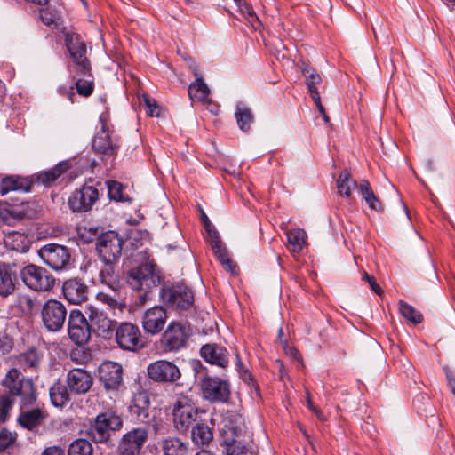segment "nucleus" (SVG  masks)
<instances>
[{
  "mask_svg": "<svg viewBox=\"0 0 455 455\" xmlns=\"http://www.w3.org/2000/svg\"><path fill=\"white\" fill-rule=\"evenodd\" d=\"M4 391L0 394V423L5 422L10 415L16 397L20 399L21 411L18 423L28 430L43 425L48 414L41 408L23 411L25 406L33 404L36 400V390L33 381L21 376L20 371L11 369L1 382Z\"/></svg>",
  "mask_w": 455,
  "mask_h": 455,
  "instance_id": "obj_1",
  "label": "nucleus"
},
{
  "mask_svg": "<svg viewBox=\"0 0 455 455\" xmlns=\"http://www.w3.org/2000/svg\"><path fill=\"white\" fill-rule=\"evenodd\" d=\"M126 281L132 290L141 292L137 304L144 305L150 299L151 290L160 284L162 276L156 264L146 262L130 269Z\"/></svg>",
  "mask_w": 455,
  "mask_h": 455,
  "instance_id": "obj_2",
  "label": "nucleus"
},
{
  "mask_svg": "<svg viewBox=\"0 0 455 455\" xmlns=\"http://www.w3.org/2000/svg\"><path fill=\"white\" fill-rule=\"evenodd\" d=\"M20 275L24 284L35 291H48L55 285L54 276L44 267L35 264L23 267Z\"/></svg>",
  "mask_w": 455,
  "mask_h": 455,
  "instance_id": "obj_3",
  "label": "nucleus"
},
{
  "mask_svg": "<svg viewBox=\"0 0 455 455\" xmlns=\"http://www.w3.org/2000/svg\"><path fill=\"white\" fill-rule=\"evenodd\" d=\"M85 315L92 334L106 340L112 339L117 324L116 320L110 318L103 309L93 305L86 306Z\"/></svg>",
  "mask_w": 455,
  "mask_h": 455,
  "instance_id": "obj_4",
  "label": "nucleus"
},
{
  "mask_svg": "<svg viewBox=\"0 0 455 455\" xmlns=\"http://www.w3.org/2000/svg\"><path fill=\"white\" fill-rule=\"evenodd\" d=\"M160 297L165 306L176 310L188 309L194 302L192 291L182 283L164 285Z\"/></svg>",
  "mask_w": 455,
  "mask_h": 455,
  "instance_id": "obj_5",
  "label": "nucleus"
},
{
  "mask_svg": "<svg viewBox=\"0 0 455 455\" xmlns=\"http://www.w3.org/2000/svg\"><path fill=\"white\" fill-rule=\"evenodd\" d=\"M123 239L114 231L100 235L96 243L100 259L108 266L116 263L121 257Z\"/></svg>",
  "mask_w": 455,
  "mask_h": 455,
  "instance_id": "obj_6",
  "label": "nucleus"
},
{
  "mask_svg": "<svg viewBox=\"0 0 455 455\" xmlns=\"http://www.w3.org/2000/svg\"><path fill=\"white\" fill-rule=\"evenodd\" d=\"M173 424L180 433H185L196 421L198 410L192 399L180 396L173 404Z\"/></svg>",
  "mask_w": 455,
  "mask_h": 455,
  "instance_id": "obj_7",
  "label": "nucleus"
},
{
  "mask_svg": "<svg viewBox=\"0 0 455 455\" xmlns=\"http://www.w3.org/2000/svg\"><path fill=\"white\" fill-rule=\"evenodd\" d=\"M67 308L57 299H48L40 311L44 327L50 332L60 331L67 320Z\"/></svg>",
  "mask_w": 455,
  "mask_h": 455,
  "instance_id": "obj_8",
  "label": "nucleus"
},
{
  "mask_svg": "<svg viewBox=\"0 0 455 455\" xmlns=\"http://www.w3.org/2000/svg\"><path fill=\"white\" fill-rule=\"evenodd\" d=\"M190 336L189 327L180 322H172L161 338V346L166 353H175L187 346Z\"/></svg>",
  "mask_w": 455,
  "mask_h": 455,
  "instance_id": "obj_9",
  "label": "nucleus"
},
{
  "mask_svg": "<svg viewBox=\"0 0 455 455\" xmlns=\"http://www.w3.org/2000/svg\"><path fill=\"white\" fill-rule=\"evenodd\" d=\"M38 255L44 264L54 271L70 268L71 255L69 250L58 243H48L38 250Z\"/></svg>",
  "mask_w": 455,
  "mask_h": 455,
  "instance_id": "obj_10",
  "label": "nucleus"
},
{
  "mask_svg": "<svg viewBox=\"0 0 455 455\" xmlns=\"http://www.w3.org/2000/svg\"><path fill=\"white\" fill-rule=\"evenodd\" d=\"M147 375L158 384H174L180 379L181 371L173 362L161 359L148 365Z\"/></svg>",
  "mask_w": 455,
  "mask_h": 455,
  "instance_id": "obj_11",
  "label": "nucleus"
},
{
  "mask_svg": "<svg viewBox=\"0 0 455 455\" xmlns=\"http://www.w3.org/2000/svg\"><path fill=\"white\" fill-rule=\"evenodd\" d=\"M87 315L78 309H72L68 317V333L69 339L77 346L88 343L92 331L89 327Z\"/></svg>",
  "mask_w": 455,
  "mask_h": 455,
  "instance_id": "obj_12",
  "label": "nucleus"
},
{
  "mask_svg": "<svg viewBox=\"0 0 455 455\" xmlns=\"http://www.w3.org/2000/svg\"><path fill=\"white\" fill-rule=\"evenodd\" d=\"M114 335L118 347L123 350L134 352L144 347L139 327L132 323L124 322L116 324Z\"/></svg>",
  "mask_w": 455,
  "mask_h": 455,
  "instance_id": "obj_13",
  "label": "nucleus"
},
{
  "mask_svg": "<svg viewBox=\"0 0 455 455\" xmlns=\"http://www.w3.org/2000/svg\"><path fill=\"white\" fill-rule=\"evenodd\" d=\"M124 369L116 362L104 361L98 368L100 383L107 392H117L124 387Z\"/></svg>",
  "mask_w": 455,
  "mask_h": 455,
  "instance_id": "obj_14",
  "label": "nucleus"
},
{
  "mask_svg": "<svg viewBox=\"0 0 455 455\" xmlns=\"http://www.w3.org/2000/svg\"><path fill=\"white\" fill-rule=\"evenodd\" d=\"M148 438L146 427H138L126 432L118 441L116 452L118 455H138Z\"/></svg>",
  "mask_w": 455,
  "mask_h": 455,
  "instance_id": "obj_15",
  "label": "nucleus"
},
{
  "mask_svg": "<svg viewBox=\"0 0 455 455\" xmlns=\"http://www.w3.org/2000/svg\"><path fill=\"white\" fill-rule=\"evenodd\" d=\"M99 121L101 125L100 131L96 134L92 140L93 149L104 156H114L117 153L118 145L116 140L111 138L108 129L109 113L108 111L102 113Z\"/></svg>",
  "mask_w": 455,
  "mask_h": 455,
  "instance_id": "obj_16",
  "label": "nucleus"
},
{
  "mask_svg": "<svg viewBox=\"0 0 455 455\" xmlns=\"http://www.w3.org/2000/svg\"><path fill=\"white\" fill-rule=\"evenodd\" d=\"M240 433L239 426L235 425L232 420H225L222 428L225 455H247L248 448L238 440Z\"/></svg>",
  "mask_w": 455,
  "mask_h": 455,
  "instance_id": "obj_17",
  "label": "nucleus"
},
{
  "mask_svg": "<svg viewBox=\"0 0 455 455\" xmlns=\"http://www.w3.org/2000/svg\"><path fill=\"white\" fill-rule=\"evenodd\" d=\"M202 391L210 402H227L230 395V385L218 377H204L202 380Z\"/></svg>",
  "mask_w": 455,
  "mask_h": 455,
  "instance_id": "obj_18",
  "label": "nucleus"
},
{
  "mask_svg": "<svg viewBox=\"0 0 455 455\" xmlns=\"http://www.w3.org/2000/svg\"><path fill=\"white\" fill-rule=\"evenodd\" d=\"M98 199V189L93 186L84 185L72 193L68 204L73 212H87L92 209Z\"/></svg>",
  "mask_w": 455,
  "mask_h": 455,
  "instance_id": "obj_19",
  "label": "nucleus"
},
{
  "mask_svg": "<svg viewBox=\"0 0 455 455\" xmlns=\"http://www.w3.org/2000/svg\"><path fill=\"white\" fill-rule=\"evenodd\" d=\"M167 321L164 307L155 306L147 309L141 316V326L145 333L156 335L162 331Z\"/></svg>",
  "mask_w": 455,
  "mask_h": 455,
  "instance_id": "obj_20",
  "label": "nucleus"
},
{
  "mask_svg": "<svg viewBox=\"0 0 455 455\" xmlns=\"http://www.w3.org/2000/svg\"><path fill=\"white\" fill-rule=\"evenodd\" d=\"M66 382L69 392L75 395H84L91 389L93 378L89 371L74 368L68 372Z\"/></svg>",
  "mask_w": 455,
  "mask_h": 455,
  "instance_id": "obj_21",
  "label": "nucleus"
},
{
  "mask_svg": "<svg viewBox=\"0 0 455 455\" xmlns=\"http://www.w3.org/2000/svg\"><path fill=\"white\" fill-rule=\"evenodd\" d=\"M66 46L73 60L75 68L80 65H89L90 61L86 57V46L79 34L76 32H65Z\"/></svg>",
  "mask_w": 455,
  "mask_h": 455,
  "instance_id": "obj_22",
  "label": "nucleus"
},
{
  "mask_svg": "<svg viewBox=\"0 0 455 455\" xmlns=\"http://www.w3.org/2000/svg\"><path fill=\"white\" fill-rule=\"evenodd\" d=\"M64 298L74 305H79L88 299L89 287L79 278H71L63 283Z\"/></svg>",
  "mask_w": 455,
  "mask_h": 455,
  "instance_id": "obj_23",
  "label": "nucleus"
},
{
  "mask_svg": "<svg viewBox=\"0 0 455 455\" xmlns=\"http://www.w3.org/2000/svg\"><path fill=\"white\" fill-rule=\"evenodd\" d=\"M75 86L79 95L89 97L94 90V78L92 74L91 64L80 65L74 68Z\"/></svg>",
  "mask_w": 455,
  "mask_h": 455,
  "instance_id": "obj_24",
  "label": "nucleus"
},
{
  "mask_svg": "<svg viewBox=\"0 0 455 455\" xmlns=\"http://www.w3.org/2000/svg\"><path fill=\"white\" fill-rule=\"evenodd\" d=\"M200 355L209 363L226 368L228 365V351L217 344H206L200 349Z\"/></svg>",
  "mask_w": 455,
  "mask_h": 455,
  "instance_id": "obj_25",
  "label": "nucleus"
},
{
  "mask_svg": "<svg viewBox=\"0 0 455 455\" xmlns=\"http://www.w3.org/2000/svg\"><path fill=\"white\" fill-rule=\"evenodd\" d=\"M33 183L32 177L8 176L1 181L0 194L4 196L11 191L28 192Z\"/></svg>",
  "mask_w": 455,
  "mask_h": 455,
  "instance_id": "obj_26",
  "label": "nucleus"
},
{
  "mask_svg": "<svg viewBox=\"0 0 455 455\" xmlns=\"http://www.w3.org/2000/svg\"><path fill=\"white\" fill-rule=\"evenodd\" d=\"M17 283L16 271L7 263L0 262V296L6 298L15 291Z\"/></svg>",
  "mask_w": 455,
  "mask_h": 455,
  "instance_id": "obj_27",
  "label": "nucleus"
},
{
  "mask_svg": "<svg viewBox=\"0 0 455 455\" xmlns=\"http://www.w3.org/2000/svg\"><path fill=\"white\" fill-rule=\"evenodd\" d=\"M193 74L196 76V81L191 83L188 86V96L191 100L200 101L205 103L208 101L210 90L204 83L201 73L197 67L193 68Z\"/></svg>",
  "mask_w": 455,
  "mask_h": 455,
  "instance_id": "obj_28",
  "label": "nucleus"
},
{
  "mask_svg": "<svg viewBox=\"0 0 455 455\" xmlns=\"http://www.w3.org/2000/svg\"><path fill=\"white\" fill-rule=\"evenodd\" d=\"M150 400L147 393H140L133 398L130 412L140 422H146L149 418Z\"/></svg>",
  "mask_w": 455,
  "mask_h": 455,
  "instance_id": "obj_29",
  "label": "nucleus"
},
{
  "mask_svg": "<svg viewBox=\"0 0 455 455\" xmlns=\"http://www.w3.org/2000/svg\"><path fill=\"white\" fill-rule=\"evenodd\" d=\"M70 168L71 164L69 161H61L52 169L39 172L36 175V178L38 182L49 187Z\"/></svg>",
  "mask_w": 455,
  "mask_h": 455,
  "instance_id": "obj_30",
  "label": "nucleus"
},
{
  "mask_svg": "<svg viewBox=\"0 0 455 455\" xmlns=\"http://www.w3.org/2000/svg\"><path fill=\"white\" fill-rule=\"evenodd\" d=\"M4 241L6 247L20 252L28 251L31 244L29 238L25 234L17 231L8 233Z\"/></svg>",
  "mask_w": 455,
  "mask_h": 455,
  "instance_id": "obj_31",
  "label": "nucleus"
},
{
  "mask_svg": "<svg viewBox=\"0 0 455 455\" xmlns=\"http://www.w3.org/2000/svg\"><path fill=\"white\" fill-rule=\"evenodd\" d=\"M358 188L360 190L362 197L371 210L379 212H384V204L374 194L368 180H362L359 183Z\"/></svg>",
  "mask_w": 455,
  "mask_h": 455,
  "instance_id": "obj_32",
  "label": "nucleus"
},
{
  "mask_svg": "<svg viewBox=\"0 0 455 455\" xmlns=\"http://www.w3.org/2000/svg\"><path fill=\"white\" fill-rule=\"evenodd\" d=\"M68 386L56 382L50 388L49 394L52 403L57 408H62L70 401Z\"/></svg>",
  "mask_w": 455,
  "mask_h": 455,
  "instance_id": "obj_33",
  "label": "nucleus"
},
{
  "mask_svg": "<svg viewBox=\"0 0 455 455\" xmlns=\"http://www.w3.org/2000/svg\"><path fill=\"white\" fill-rule=\"evenodd\" d=\"M41 359V355L36 348H29L17 357L18 363L23 367L24 370L35 371L40 367Z\"/></svg>",
  "mask_w": 455,
  "mask_h": 455,
  "instance_id": "obj_34",
  "label": "nucleus"
},
{
  "mask_svg": "<svg viewBox=\"0 0 455 455\" xmlns=\"http://www.w3.org/2000/svg\"><path fill=\"white\" fill-rule=\"evenodd\" d=\"M192 441L197 445H206L213 438V434L210 427L204 422H196L191 431Z\"/></svg>",
  "mask_w": 455,
  "mask_h": 455,
  "instance_id": "obj_35",
  "label": "nucleus"
},
{
  "mask_svg": "<svg viewBox=\"0 0 455 455\" xmlns=\"http://www.w3.org/2000/svg\"><path fill=\"white\" fill-rule=\"evenodd\" d=\"M235 116L237 124L242 131L247 132L250 130L251 124L254 121V116L251 108H249L244 103L239 102L236 105Z\"/></svg>",
  "mask_w": 455,
  "mask_h": 455,
  "instance_id": "obj_36",
  "label": "nucleus"
},
{
  "mask_svg": "<svg viewBox=\"0 0 455 455\" xmlns=\"http://www.w3.org/2000/svg\"><path fill=\"white\" fill-rule=\"evenodd\" d=\"M300 70L306 78V84L311 96L315 92H318L316 85L322 82L321 76L309 65L305 62L299 63Z\"/></svg>",
  "mask_w": 455,
  "mask_h": 455,
  "instance_id": "obj_37",
  "label": "nucleus"
},
{
  "mask_svg": "<svg viewBox=\"0 0 455 455\" xmlns=\"http://www.w3.org/2000/svg\"><path fill=\"white\" fill-rule=\"evenodd\" d=\"M162 447L164 455H187L188 453V444L178 437L164 439Z\"/></svg>",
  "mask_w": 455,
  "mask_h": 455,
  "instance_id": "obj_38",
  "label": "nucleus"
},
{
  "mask_svg": "<svg viewBox=\"0 0 455 455\" xmlns=\"http://www.w3.org/2000/svg\"><path fill=\"white\" fill-rule=\"evenodd\" d=\"M359 184L352 178L351 174L344 170L340 172L337 180L338 192L341 196L348 197L351 195V190L358 188Z\"/></svg>",
  "mask_w": 455,
  "mask_h": 455,
  "instance_id": "obj_39",
  "label": "nucleus"
},
{
  "mask_svg": "<svg viewBox=\"0 0 455 455\" xmlns=\"http://www.w3.org/2000/svg\"><path fill=\"white\" fill-rule=\"evenodd\" d=\"M236 5L238 7V11L241 15L251 24V26L255 29H259L261 27V22L255 12L251 9V6L248 5L246 2L243 0H235Z\"/></svg>",
  "mask_w": 455,
  "mask_h": 455,
  "instance_id": "obj_40",
  "label": "nucleus"
},
{
  "mask_svg": "<svg viewBox=\"0 0 455 455\" xmlns=\"http://www.w3.org/2000/svg\"><path fill=\"white\" fill-rule=\"evenodd\" d=\"M16 306L26 315H33L39 308L36 299L28 294H20L16 299Z\"/></svg>",
  "mask_w": 455,
  "mask_h": 455,
  "instance_id": "obj_41",
  "label": "nucleus"
},
{
  "mask_svg": "<svg viewBox=\"0 0 455 455\" xmlns=\"http://www.w3.org/2000/svg\"><path fill=\"white\" fill-rule=\"evenodd\" d=\"M108 196L111 200L122 203H131L132 198L124 193V187L122 183L116 180L107 181Z\"/></svg>",
  "mask_w": 455,
  "mask_h": 455,
  "instance_id": "obj_42",
  "label": "nucleus"
},
{
  "mask_svg": "<svg viewBox=\"0 0 455 455\" xmlns=\"http://www.w3.org/2000/svg\"><path fill=\"white\" fill-rule=\"evenodd\" d=\"M93 448L92 443L84 438L73 441L68 449V455H92Z\"/></svg>",
  "mask_w": 455,
  "mask_h": 455,
  "instance_id": "obj_43",
  "label": "nucleus"
},
{
  "mask_svg": "<svg viewBox=\"0 0 455 455\" xmlns=\"http://www.w3.org/2000/svg\"><path fill=\"white\" fill-rule=\"evenodd\" d=\"M97 419H100V422L103 423L104 427L108 431H117L123 427V420L121 417L110 411L99 414Z\"/></svg>",
  "mask_w": 455,
  "mask_h": 455,
  "instance_id": "obj_44",
  "label": "nucleus"
},
{
  "mask_svg": "<svg viewBox=\"0 0 455 455\" xmlns=\"http://www.w3.org/2000/svg\"><path fill=\"white\" fill-rule=\"evenodd\" d=\"M212 250L224 268L228 272L233 273L235 271V265L228 257L227 249L222 245V243L213 245Z\"/></svg>",
  "mask_w": 455,
  "mask_h": 455,
  "instance_id": "obj_45",
  "label": "nucleus"
},
{
  "mask_svg": "<svg viewBox=\"0 0 455 455\" xmlns=\"http://www.w3.org/2000/svg\"><path fill=\"white\" fill-rule=\"evenodd\" d=\"M399 311L404 318L414 324L420 323L423 320L422 315L418 310L403 300L399 301Z\"/></svg>",
  "mask_w": 455,
  "mask_h": 455,
  "instance_id": "obj_46",
  "label": "nucleus"
},
{
  "mask_svg": "<svg viewBox=\"0 0 455 455\" xmlns=\"http://www.w3.org/2000/svg\"><path fill=\"white\" fill-rule=\"evenodd\" d=\"M89 435L95 443H103L108 439L109 431L96 417L94 424L90 429Z\"/></svg>",
  "mask_w": 455,
  "mask_h": 455,
  "instance_id": "obj_47",
  "label": "nucleus"
},
{
  "mask_svg": "<svg viewBox=\"0 0 455 455\" xmlns=\"http://www.w3.org/2000/svg\"><path fill=\"white\" fill-rule=\"evenodd\" d=\"M287 239L294 251H300L306 243L307 234L303 229H292L287 234Z\"/></svg>",
  "mask_w": 455,
  "mask_h": 455,
  "instance_id": "obj_48",
  "label": "nucleus"
},
{
  "mask_svg": "<svg viewBox=\"0 0 455 455\" xmlns=\"http://www.w3.org/2000/svg\"><path fill=\"white\" fill-rule=\"evenodd\" d=\"M236 358H237V363H236L237 371H238L240 378L248 386L254 387L256 393L259 395V387H258L256 381L254 380L251 373L242 364V362H241L238 355H236Z\"/></svg>",
  "mask_w": 455,
  "mask_h": 455,
  "instance_id": "obj_49",
  "label": "nucleus"
},
{
  "mask_svg": "<svg viewBox=\"0 0 455 455\" xmlns=\"http://www.w3.org/2000/svg\"><path fill=\"white\" fill-rule=\"evenodd\" d=\"M96 299L105 305H107L110 309H118L122 311L124 307V304L118 301L115 297L111 296L108 293L100 291L96 295Z\"/></svg>",
  "mask_w": 455,
  "mask_h": 455,
  "instance_id": "obj_50",
  "label": "nucleus"
},
{
  "mask_svg": "<svg viewBox=\"0 0 455 455\" xmlns=\"http://www.w3.org/2000/svg\"><path fill=\"white\" fill-rule=\"evenodd\" d=\"M143 102L146 107V112L150 116H159L160 115V107L157 104V101L151 98L148 94H143Z\"/></svg>",
  "mask_w": 455,
  "mask_h": 455,
  "instance_id": "obj_51",
  "label": "nucleus"
},
{
  "mask_svg": "<svg viewBox=\"0 0 455 455\" xmlns=\"http://www.w3.org/2000/svg\"><path fill=\"white\" fill-rule=\"evenodd\" d=\"M14 441L12 434L6 430L3 429L0 431V452L5 451Z\"/></svg>",
  "mask_w": 455,
  "mask_h": 455,
  "instance_id": "obj_52",
  "label": "nucleus"
},
{
  "mask_svg": "<svg viewBox=\"0 0 455 455\" xmlns=\"http://www.w3.org/2000/svg\"><path fill=\"white\" fill-rule=\"evenodd\" d=\"M13 347L12 339L7 335L6 332H0V351L3 354L9 353Z\"/></svg>",
  "mask_w": 455,
  "mask_h": 455,
  "instance_id": "obj_53",
  "label": "nucleus"
},
{
  "mask_svg": "<svg viewBox=\"0 0 455 455\" xmlns=\"http://www.w3.org/2000/svg\"><path fill=\"white\" fill-rule=\"evenodd\" d=\"M205 230L207 232V239L211 244V247H212L215 244L217 245V244H220L222 243L220 240V237L219 235V233L215 229L214 226H211V228H205Z\"/></svg>",
  "mask_w": 455,
  "mask_h": 455,
  "instance_id": "obj_54",
  "label": "nucleus"
},
{
  "mask_svg": "<svg viewBox=\"0 0 455 455\" xmlns=\"http://www.w3.org/2000/svg\"><path fill=\"white\" fill-rule=\"evenodd\" d=\"M363 280L366 281L371 290L378 295H381L383 292L381 287L376 283L375 278L372 275H370L367 272H364L363 275Z\"/></svg>",
  "mask_w": 455,
  "mask_h": 455,
  "instance_id": "obj_55",
  "label": "nucleus"
},
{
  "mask_svg": "<svg viewBox=\"0 0 455 455\" xmlns=\"http://www.w3.org/2000/svg\"><path fill=\"white\" fill-rule=\"evenodd\" d=\"M42 455H65V451L62 448L58 446H51L44 449Z\"/></svg>",
  "mask_w": 455,
  "mask_h": 455,
  "instance_id": "obj_56",
  "label": "nucleus"
},
{
  "mask_svg": "<svg viewBox=\"0 0 455 455\" xmlns=\"http://www.w3.org/2000/svg\"><path fill=\"white\" fill-rule=\"evenodd\" d=\"M112 272L113 271H112L111 267H108L105 270H100V279L101 283H108V278L111 277Z\"/></svg>",
  "mask_w": 455,
  "mask_h": 455,
  "instance_id": "obj_57",
  "label": "nucleus"
},
{
  "mask_svg": "<svg viewBox=\"0 0 455 455\" xmlns=\"http://www.w3.org/2000/svg\"><path fill=\"white\" fill-rule=\"evenodd\" d=\"M307 407L313 411L315 413V415L317 416V418L321 420H323V413L316 408L314 406L313 404V402L310 398L309 395H307Z\"/></svg>",
  "mask_w": 455,
  "mask_h": 455,
  "instance_id": "obj_58",
  "label": "nucleus"
},
{
  "mask_svg": "<svg viewBox=\"0 0 455 455\" xmlns=\"http://www.w3.org/2000/svg\"><path fill=\"white\" fill-rule=\"evenodd\" d=\"M312 100H314V102L316 104L317 108H318V110L321 114H324L325 111H324V108L323 106L322 105L321 103V100H320V94L318 92H314V96H311Z\"/></svg>",
  "mask_w": 455,
  "mask_h": 455,
  "instance_id": "obj_59",
  "label": "nucleus"
},
{
  "mask_svg": "<svg viewBox=\"0 0 455 455\" xmlns=\"http://www.w3.org/2000/svg\"><path fill=\"white\" fill-rule=\"evenodd\" d=\"M153 429L156 435H163L165 427L162 424L156 423L153 425Z\"/></svg>",
  "mask_w": 455,
  "mask_h": 455,
  "instance_id": "obj_60",
  "label": "nucleus"
},
{
  "mask_svg": "<svg viewBox=\"0 0 455 455\" xmlns=\"http://www.w3.org/2000/svg\"><path fill=\"white\" fill-rule=\"evenodd\" d=\"M201 220H202V222L204 226V228H211V226H213L209 218L207 217V215L202 211V215H201Z\"/></svg>",
  "mask_w": 455,
  "mask_h": 455,
  "instance_id": "obj_61",
  "label": "nucleus"
},
{
  "mask_svg": "<svg viewBox=\"0 0 455 455\" xmlns=\"http://www.w3.org/2000/svg\"><path fill=\"white\" fill-rule=\"evenodd\" d=\"M47 15V12H41V18L43 20V21L47 24V25H50L53 22V20L52 18H49V17H46Z\"/></svg>",
  "mask_w": 455,
  "mask_h": 455,
  "instance_id": "obj_62",
  "label": "nucleus"
},
{
  "mask_svg": "<svg viewBox=\"0 0 455 455\" xmlns=\"http://www.w3.org/2000/svg\"><path fill=\"white\" fill-rule=\"evenodd\" d=\"M447 378L449 380V386L451 388L452 393L455 395V379L450 374H447Z\"/></svg>",
  "mask_w": 455,
  "mask_h": 455,
  "instance_id": "obj_63",
  "label": "nucleus"
},
{
  "mask_svg": "<svg viewBox=\"0 0 455 455\" xmlns=\"http://www.w3.org/2000/svg\"><path fill=\"white\" fill-rule=\"evenodd\" d=\"M196 455H214V454L208 450H201Z\"/></svg>",
  "mask_w": 455,
  "mask_h": 455,
  "instance_id": "obj_64",
  "label": "nucleus"
}]
</instances>
